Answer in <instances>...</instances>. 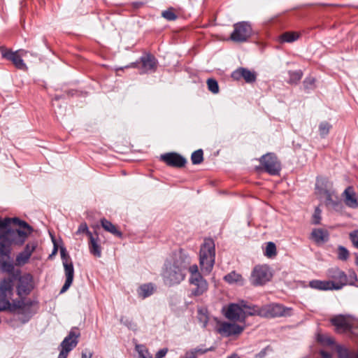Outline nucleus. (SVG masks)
Listing matches in <instances>:
<instances>
[{"instance_id": "c85d7f7f", "label": "nucleus", "mask_w": 358, "mask_h": 358, "mask_svg": "<svg viewBox=\"0 0 358 358\" xmlns=\"http://www.w3.org/2000/svg\"><path fill=\"white\" fill-rule=\"evenodd\" d=\"M242 306H243L244 313H245V320L248 316L252 315H259V313L262 311V307H259L257 306H249L248 303L243 301H242Z\"/></svg>"}, {"instance_id": "f03ea898", "label": "nucleus", "mask_w": 358, "mask_h": 358, "mask_svg": "<svg viewBox=\"0 0 358 358\" xmlns=\"http://www.w3.org/2000/svg\"><path fill=\"white\" fill-rule=\"evenodd\" d=\"M23 229H8L0 233V257L9 258L13 244L22 245L32 231L30 225H21Z\"/></svg>"}, {"instance_id": "052dcab7", "label": "nucleus", "mask_w": 358, "mask_h": 358, "mask_svg": "<svg viewBox=\"0 0 358 358\" xmlns=\"http://www.w3.org/2000/svg\"><path fill=\"white\" fill-rule=\"evenodd\" d=\"M342 352H343V350H339V353H340V355H341V354H342Z\"/></svg>"}, {"instance_id": "20e7f679", "label": "nucleus", "mask_w": 358, "mask_h": 358, "mask_svg": "<svg viewBox=\"0 0 358 358\" xmlns=\"http://www.w3.org/2000/svg\"><path fill=\"white\" fill-rule=\"evenodd\" d=\"M185 266L183 262H175L173 264H166L164 272V278L166 284L169 285L178 284L185 278L183 271Z\"/></svg>"}, {"instance_id": "680f3d73", "label": "nucleus", "mask_w": 358, "mask_h": 358, "mask_svg": "<svg viewBox=\"0 0 358 358\" xmlns=\"http://www.w3.org/2000/svg\"><path fill=\"white\" fill-rule=\"evenodd\" d=\"M7 225H5V224H3V225H0V227H6Z\"/></svg>"}, {"instance_id": "ddd939ff", "label": "nucleus", "mask_w": 358, "mask_h": 358, "mask_svg": "<svg viewBox=\"0 0 358 358\" xmlns=\"http://www.w3.org/2000/svg\"><path fill=\"white\" fill-rule=\"evenodd\" d=\"M224 316L234 322H245V313L242 301L239 303H230L224 309Z\"/></svg>"}, {"instance_id": "603ef678", "label": "nucleus", "mask_w": 358, "mask_h": 358, "mask_svg": "<svg viewBox=\"0 0 358 358\" xmlns=\"http://www.w3.org/2000/svg\"><path fill=\"white\" fill-rule=\"evenodd\" d=\"M314 83H315L314 78H308L304 80L303 84H304L305 87L308 88L309 85H313Z\"/></svg>"}, {"instance_id": "1a4fd4ad", "label": "nucleus", "mask_w": 358, "mask_h": 358, "mask_svg": "<svg viewBox=\"0 0 358 358\" xmlns=\"http://www.w3.org/2000/svg\"><path fill=\"white\" fill-rule=\"evenodd\" d=\"M60 253L66 276V281L60 290V293H64L68 290L73 282L74 268L73 263L66 253V250L64 248H61Z\"/></svg>"}, {"instance_id": "b1692460", "label": "nucleus", "mask_w": 358, "mask_h": 358, "mask_svg": "<svg viewBox=\"0 0 358 358\" xmlns=\"http://www.w3.org/2000/svg\"><path fill=\"white\" fill-rule=\"evenodd\" d=\"M343 194L345 196V203L348 206L352 208L358 207V196L356 195L352 187H347Z\"/></svg>"}, {"instance_id": "f704fd0d", "label": "nucleus", "mask_w": 358, "mask_h": 358, "mask_svg": "<svg viewBox=\"0 0 358 358\" xmlns=\"http://www.w3.org/2000/svg\"><path fill=\"white\" fill-rule=\"evenodd\" d=\"M136 350L138 354V358H152V356L148 352V350L143 345H136Z\"/></svg>"}, {"instance_id": "8fccbe9b", "label": "nucleus", "mask_w": 358, "mask_h": 358, "mask_svg": "<svg viewBox=\"0 0 358 358\" xmlns=\"http://www.w3.org/2000/svg\"><path fill=\"white\" fill-rule=\"evenodd\" d=\"M350 238L355 247L358 248V231L350 234Z\"/></svg>"}, {"instance_id": "bf43d9fd", "label": "nucleus", "mask_w": 358, "mask_h": 358, "mask_svg": "<svg viewBox=\"0 0 358 358\" xmlns=\"http://www.w3.org/2000/svg\"><path fill=\"white\" fill-rule=\"evenodd\" d=\"M57 252V246L55 245V248H54V250H53L52 254H55Z\"/></svg>"}, {"instance_id": "2f4dec72", "label": "nucleus", "mask_w": 358, "mask_h": 358, "mask_svg": "<svg viewBox=\"0 0 358 358\" xmlns=\"http://www.w3.org/2000/svg\"><path fill=\"white\" fill-rule=\"evenodd\" d=\"M288 83L290 84H296L302 78L303 73L301 70L295 71H289Z\"/></svg>"}, {"instance_id": "4be33fe9", "label": "nucleus", "mask_w": 358, "mask_h": 358, "mask_svg": "<svg viewBox=\"0 0 358 358\" xmlns=\"http://www.w3.org/2000/svg\"><path fill=\"white\" fill-rule=\"evenodd\" d=\"M329 234L327 230L322 228L314 229L310 238L317 245L323 244L329 241Z\"/></svg>"}, {"instance_id": "f8f14e48", "label": "nucleus", "mask_w": 358, "mask_h": 358, "mask_svg": "<svg viewBox=\"0 0 358 358\" xmlns=\"http://www.w3.org/2000/svg\"><path fill=\"white\" fill-rule=\"evenodd\" d=\"M79 333H76L75 331L71 330L69 335L63 340L60 347L61 350L58 358H67L69 352L71 351L78 343Z\"/></svg>"}, {"instance_id": "58836bf2", "label": "nucleus", "mask_w": 358, "mask_h": 358, "mask_svg": "<svg viewBox=\"0 0 358 358\" xmlns=\"http://www.w3.org/2000/svg\"><path fill=\"white\" fill-rule=\"evenodd\" d=\"M331 128V125L327 122H322L319 125V132L321 137L324 138L328 135L330 129Z\"/></svg>"}, {"instance_id": "ea45409f", "label": "nucleus", "mask_w": 358, "mask_h": 358, "mask_svg": "<svg viewBox=\"0 0 358 358\" xmlns=\"http://www.w3.org/2000/svg\"><path fill=\"white\" fill-rule=\"evenodd\" d=\"M0 224H27L26 221L22 220L20 218L15 217H5L1 219L0 217Z\"/></svg>"}, {"instance_id": "9d476101", "label": "nucleus", "mask_w": 358, "mask_h": 358, "mask_svg": "<svg viewBox=\"0 0 358 358\" xmlns=\"http://www.w3.org/2000/svg\"><path fill=\"white\" fill-rule=\"evenodd\" d=\"M316 194L321 198L324 199V202L327 207L336 210H338L342 208V201L339 199L334 191L320 188L317 186Z\"/></svg>"}, {"instance_id": "39448f33", "label": "nucleus", "mask_w": 358, "mask_h": 358, "mask_svg": "<svg viewBox=\"0 0 358 358\" xmlns=\"http://www.w3.org/2000/svg\"><path fill=\"white\" fill-rule=\"evenodd\" d=\"M0 52L3 58L10 61L17 69L20 70L27 69V66L22 57H25L28 53V51L24 50H18L13 52L4 46H1Z\"/></svg>"}, {"instance_id": "2eb2a0df", "label": "nucleus", "mask_w": 358, "mask_h": 358, "mask_svg": "<svg viewBox=\"0 0 358 358\" xmlns=\"http://www.w3.org/2000/svg\"><path fill=\"white\" fill-rule=\"evenodd\" d=\"M327 275L333 280V289L338 290L348 285L347 275L337 267L329 269Z\"/></svg>"}, {"instance_id": "0eeeda50", "label": "nucleus", "mask_w": 358, "mask_h": 358, "mask_svg": "<svg viewBox=\"0 0 358 358\" xmlns=\"http://www.w3.org/2000/svg\"><path fill=\"white\" fill-rule=\"evenodd\" d=\"M252 34L251 25L247 22H240L234 25L230 39L236 43L245 42L252 36Z\"/></svg>"}, {"instance_id": "6e6552de", "label": "nucleus", "mask_w": 358, "mask_h": 358, "mask_svg": "<svg viewBox=\"0 0 358 358\" xmlns=\"http://www.w3.org/2000/svg\"><path fill=\"white\" fill-rule=\"evenodd\" d=\"M292 309L279 303H272L262 306L259 316L263 317H285L292 315Z\"/></svg>"}, {"instance_id": "473e14b6", "label": "nucleus", "mask_w": 358, "mask_h": 358, "mask_svg": "<svg viewBox=\"0 0 358 358\" xmlns=\"http://www.w3.org/2000/svg\"><path fill=\"white\" fill-rule=\"evenodd\" d=\"M299 36V34L295 32H285L280 36V38L282 42L291 43L298 39Z\"/></svg>"}, {"instance_id": "4c0bfd02", "label": "nucleus", "mask_w": 358, "mask_h": 358, "mask_svg": "<svg viewBox=\"0 0 358 358\" xmlns=\"http://www.w3.org/2000/svg\"><path fill=\"white\" fill-rule=\"evenodd\" d=\"M208 89L213 94L219 92V86L216 80L214 78H208L206 81Z\"/></svg>"}, {"instance_id": "c756f323", "label": "nucleus", "mask_w": 358, "mask_h": 358, "mask_svg": "<svg viewBox=\"0 0 358 358\" xmlns=\"http://www.w3.org/2000/svg\"><path fill=\"white\" fill-rule=\"evenodd\" d=\"M264 255L268 258H273L277 255L276 246L273 242H268L266 243Z\"/></svg>"}, {"instance_id": "e2e57ef3", "label": "nucleus", "mask_w": 358, "mask_h": 358, "mask_svg": "<svg viewBox=\"0 0 358 358\" xmlns=\"http://www.w3.org/2000/svg\"><path fill=\"white\" fill-rule=\"evenodd\" d=\"M343 352L347 354V350H344Z\"/></svg>"}, {"instance_id": "e433bc0d", "label": "nucleus", "mask_w": 358, "mask_h": 358, "mask_svg": "<svg viewBox=\"0 0 358 358\" xmlns=\"http://www.w3.org/2000/svg\"><path fill=\"white\" fill-rule=\"evenodd\" d=\"M197 317L201 326L206 327L208 322V316L206 310L204 309H199Z\"/></svg>"}, {"instance_id": "412c9836", "label": "nucleus", "mask_w": 358, "mask_h": 358, "mask_svg": "<svg viewBox=\"0 0 358 358\" xmlns=\"http://www.w3.org/2000/svg\"><path fill=\"white\" fill-rule=\"evenodd\" d=\"M231 78L236 80L244 79L246 83H251L256 80V73L245 68H238L231 73Z\"/></svg>"}, {"instance_id": "7c9ffc66", "label": "nucleus", "mask_w": 358, "mask_h": 358, "mask_svg": "<svg viewBox=\"0 0 358 358\" xmlns=\"http://www.w3.org/2000/svg\"><path fill=\"white\" fill-rule=\"evenodd\" d=\"M31 256L24 252V251L20 252L15 259V265L18 266H21L27 264Z\"/></svg>"}, {"instance_id": "5701e85b", "label": "nucleus", "mask_w": 358, "mask_h": 358, "mask_svg": "<svg viewBox=\"0 0 358 358\" xmlns=\"http://www.w3.org/2000/svg\"><path fill=\"white\" fill-rule=\"evenodd\" d=\"M13 295V282L10 278L0 282V296L10 299Z\"/></svg>"}, {"instance_id": "49530a36", "label": "nucleus", "mask_w": 358, "mask_h": 358, "mask_svg": "<svg viewBox=\"0 0 358 358\" xmlns=\"http://www.w3.org/2000/svg\"><path fill=\"white\" fill-rule=\"evenodd\" d=\"M313 224H320L322 220V211L319 207H316L312 216Z\"/></svg>"}, {"instance_id": "72a5a7b5", "label": "nucleus", "mask_w": 358, "mask_h": 358, "mask_svg": "<svg viewBox=\"0 0 358 358\" xmlns=\"http://www.w3.org/2000/svg\"><path fill=\"white\" fill-rule=\"evenodd\" d=\"M105 231H108L113 234L114 236L122 238V233L120 229L118 227V225H101Z\"/></svg>"}, {"instance_id": "aec40b11", "label": "nucleus", "mask_w": 358, "mask_h": 358, "mask_svg": "<svg viewBox=\"0 0 358 358\" xmlns=\"http://www.w3.org/2000/svg\"><path fill=\"white\" fill-rule=\"evenodd\" d=\"M161 159L168 166L177 168L183 167L187 162L185 158L176 152H170L162 155L161 156Z\"/></svg>"}, {"instance_id": "f257e3e1", "label": "nucleus", "mask_w": 358, "mask_h": 358, "mask_svg": "<svg viewBox=\"0 0 358 358\" xmlns=\"http://www.w3.org/2000/svg\"><path fill=\"white\" fill-rule=\"evenodd\" d=\"M38 303L31 299H15L12 302L10 299L0 296V312L8 311L21 315L19 320L22 323L27 322L36 313Z\"/></svg>"}, {"instance_id": "a19ab883", "label": "nucleus", "mask_w": 358, "mask_h": 358, "mask_svg": "<svg viewBox=\"0 0 358 358\" xmlns=\"http://www.w3.org/2000/svg\"><path fill=\"white\" fill-rule=\"evenodd\" d=\"M349 257L348 250L343 246H338V258L340 260L345 261Z\"/></svg>"}, {"instance_id": "dca6fc26", "label": "nucleus", "mask_w": 358, "mask_h": 358, "mask_svg": "<svg viewBox=\"0 0 358 358\" xmlns=\"http://www.w3.org/2000/svg\"><path fill=\"white\" fill-rule=\"evenodd\" d=\"M33 289V276L31 274L26 273L19 278L17 294L20 297L28 295Z\"/></svg>"}, {"instance_id": "a211bd4d", "label": "nucleus", "mask_w": 358, "mask_h": 358, "mask_svg": "<svg viewBox=\"0 0 358 358\" xmlns=\"http://www.w3.org/2000/svg\"><path fill=\"white\" fill-rule=\"evenodd\" d=\"M245 329V327L236 323L224 322L220 324L217 331L222 336L225 337L238 336L241 334Z\"/></svg>"}, {"instance_id": "9b49d317", "label": "nucleus", "mask_w": 358, "mask_h": 358, "mask_svg": "<svg viewBox=\"0 0 358 358\" xmlns=\"http://www.w3.org/2000/svg\"><path fill=\"white\" fill-rule=\"evenodd\" d=\"M259 161L265 171L273 176L279 174L280 163L275 154L267 153L263 155Z\"/></svg>"}, {"instance_id": "f3484780", "label": "nucleus", "mask_w": 358, "mask_h": 358, "mask_svg": "<svg viewBox=\"0 0 358 358\" xmlns=\"http://www.w3.org/2000/svg\"><path fill=\"white\" fill-rule=\"evenodd\" d=\"M191 295L193 296H199L203 294L208 289V282L203 276L194 278H189Z\"/></svg>"}, {"instance_id": "4d7b16f0", "label": "nucleus", "mask_w": 358, "mask_h": 358, "mask_svg": "<svg viewBox=\"0 0 358 358\" xmlns=\"http://www.w3.org/2000/svg\"><path fill=\"white\" fill-rule=\"evenodd\" d=\"M101 224H111V223H110V222L108 221L106 219H102V220H101Z\"/></svg>"}, {"instance_id": "c9c22d12", "label": "nucleus", "mask_w": 358, "mask_h": 358, "mask_svg": "<svg viewBox=\"0 0 358 358\" xmlns=\"http://www.w3.org/2000/svg\"><path fill=\"white\" fill-rule=\"evenodd\" d=\"M193 164H200L203 160V152L201 149L194 151L191 156Z\"/></svg>"}, {"instance_id": "13d9d810", "label": "nucleus", "mask_w": 358, "mask_h": 358, "mask_svg": "<svg viewBox=\"0 0 358 358\" xmlns=\"http://www.w3.org/2000/svg\"><path fill=\"white\" fill-rule=\"evenodd\" d=\"M228 358H240L236 354H234L229 357Z\"/></svg>"}, {"instance_id": "a878e982", "label": "nucleus", "mask_w": 358, "mask_h": 358, "mask_svg": "<svg viewBox=\"0 0 358 358\" xmlns=\"http://www.w3.org/2000/svg\"><path fill=\"white\" fill-rule=\"evenodd\" d=\"M333 281L315 280L310 282V287L320 290H332Z\"/></svg>"}, {"instance_id": "09e8293b", "label": "nucleus", "mask_w": 358, "mask_h": 358, "mask_svg": "<svg viewBox=\"0 0 358 358\" xmlns=\"http://www.w3.org/2000/svg\"><path fill=\"white\" fill-rule=\"evenodd\" d=\"M348 284L349 285H355V282L357 280V275L353 271H350L348 275H347Z\"/></svg>"}, {"instance_id": "5fc2aeb1", "label": "nucleus", "mask_w": 358, "mask_h": 358, "mask_svg": "<svg viewBox=\"0 0 358 358\" xmlns=\"http://www.w3.org/2000/svg\"><path fill=\"white\" fill-rule=\"evenodd\" d=\"M321 355L322 358H331V355L329 352L324 351L321 352Z\"/></svg>"}, {"instance_id": "de8ad7c7", "label": "nucleus", "mask_w": 358, "mask_h": 358, "mask_svg": "<svg viewBox=\"0 0 358 358\" xmlns=\"http://www.w3.org/2000/svg\"><path fill=\"white\" fill-rule=\"evenodd\" d=\"M189 272L190 273L189 278L202 276L200 272L199 271V268L196 264H193L190 266L189 268Z\"/></svg>"}, {"instance_id": "6ab92c4d", "label": "nucleus", "mask_w": 358, "mask_h": 358, "mask_svg": "<svg viewBox=\"0 0 358 358\" xmlns=\"http://www.w3.org/2000/svg\"><path fill=\"white\" fill-rule=\"evenodd\" d=\"M331 324L336 327V331L343 333L351 329L352 320L349 316L338 315L331 319Z\"/></svg>"}, {"instance_id": "bb28decb", "label": "nucleus", "mask_w": 358, "mask_h": 358, "mask_svg": "<svg viewBox=\"0 0 358 358\" xmlns=\"http://www.w3.org/2000/svg\"><path fill=\"white\" fill-rule=\"evenodd\" d=\"M155 290V287L152 283H147L141 285L138 290V294L142 299H145L152 295Z\"/></svg>"}, {"instance_id": "79ce46f5", "label": "nucleus", "mask_w": 358, "mask_h": 358, "mask_svg": "<svg viewBox=\"0 0 358 358\" xmlns=\"http://www.w3.org/2000/svg\"><path fill=\"white\" fill-rule=\"evenodd\" d=\"M162 15L166 20L173 21L177 19V15L173 12V8H170L162 12Z\"/></svg>"}, {"instance_id": "423d86ee", "label": "nucleus", "mask_w": 358, "mask_h": 358, "mask_svg": "<svg viewBox=\"0 0 358 358\" xmlns=\"http://www.w3.org/2000/svg\"><path fill=\"white\" fill-rule=\"evenodd\" d=\"M272 276V272L267 265H257L253 268L250 280L252 285L259 286L270 281Z\"/></svg>"}, {"instance_id": "a18cd8bd", "label": "nucleus", "mask_w": 358, "mask_h": 358, "mask_svg": "<svg viewBox=\"0 0 358 358\" xmlns=\"http://www.w3.org/2000/svg\"><path fill=\"white\" fill-rule=\"evenodd\" d=\"M210 350H211L210 348L202 349V348H196L192 349L189 351H187L186 353H187L190 356H192V357L196 358V356L198 355H203Z\"/></svg>"}, {"instance_id": "37998d69", "label": "nucleus", "mask_w": 358, "mask_h": 358, "mask_svg": "<svg viewBox=\"0 0 358 358\" xmlns=\"http://www.w3.org/2000/svg\"><path fill=\"white\" fill-rule=\"evenodd\" d=\"M317 341L322 344L328 345H331L334 343V340L331 337L324 334H318Z\"/></svg>"}, {"instance_id": "393cba45", "label": "nucleus", "mask_w": 358, "mask_h": 358, "mask_svg": "<svg viewBox=\"0 0 358 358\" xmlns=\"http://www.w3.org/2000/svg\"><path fill=\"white\" fill-rule=\"evenodd\" d=\"M144 72L155 70L157 67V61L151 55H147L141 58Z\"/></svg>"}, {"instance_id": "6e6d98bb", "label": "nucleus", "mask_w": 358, "mask_h": 358, "mask_svg": "<svg viewBox=\"0 0 358 358\" xmlns=\"http://www.w3.org/2000/svg\"><path fill=\"white\" fill-rule=\"evenodd\" d=\"M82 358H92V354L90 353L89 355H87L86 353L83 352Z\"/></svg>"}, {"instance_id": "7ed1b4c3", "label": "nucleus", "mask_w": 358, "mask_h": 358, "mask_svg": "<svg viewBox=\"0 0 358 358\" xmlns=\"http://www.w3.org/2000/svg\"><path fill=\"white\" fill-rule=\"evenodd\" d=\"M215 259V243L212 238H205L199 252V264L203 274H209Z\"/></svg>"}, {"instance_id": "cd10ccee", "label": "nucleus", "mask_w": 358, "mask_h": 358, "mask_svg": "<svg viewBox=\"0 0 358 358\" xmlns=\"http://www.w3.org/2000/svg\"><path fill=\"white\" fill-rule=\"evenodd\" d=\"M224 280L229 284H236L238 285H243L244 284L243 278L236 271H231L224 275Z\"/></svg>"}, {"instance_id": "c03bdc74", "label": "nucleus", "mask_w": 358, "mask_h": 358, "mask_svg": "<svg viewBox=\"0 0 358 358\" xmlns=\"http://www.w3.org/2000/svg\"><path fill=\"white\" fill-rule=\"evenodd\" d=\"M37 247L38 243L36 241L29 242L26 245L23 251L29 255L31 256L32 253L34 252Z\"/></svg>"}, {"instance_id": "4468645a", "label": "nucleus", "mask_w": 358, "mask_h": 358, "mask_svg": "<svg viewBox=\"0 0 358 358\" xmlns=\"http://www.w3.org/2000/svg\"><path fill=\"white\" fill-rule=\"evenodd\" d=\"M78 233L81 232H86L87 235L89 237L90 241H89V249L91 254H92L94 256H96L97 257H100L101 255V248L99 244L100 239L96 234H93L92 232H90L87 225H81L78 230Z\"/></svg>"}, {"instance_id": "0e129e2a", "label": "nucleus", "mask_w": 358, "mask_h": 358, "mask_svg": "<svg viewBox=\"0 0 358 358\" xmlns=\"http://www.w3.org/2000/svg\"><path fill=\"white\" fill-rule=\"evenodd\" d=\"M357 358H358V355H357Z\"/></svg>"}, {"instance_id": "864d4df0", "label": "nucleus", "mask_w": 358, "mask_h": 358, "mask_svg": "<svg viewBox=\"0 0 358 358\" xmlns=\"http://www.w3.org/2000/svg\"><path fill=\"white\" fill-rule=\"evenodd\" d=\"M266 349H263L259 353L255 355V358H264V357L266 356Z\"/></svg>"}, {"instance_id": "3c124183", "label": "nucleus", "mask_w": 358, "mask_h": 358, "mask_svg": "<svg viewBox=\"0 0 358 358\" xmlns=\"http://www.w3.org/2000/svg\"><path fill=\"white\" fill-rule=\"evenodd\" d=\"M167 352V348L161 349L155 355V358H163L166 355Z\"/></svg>"}]
</instances>
